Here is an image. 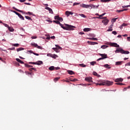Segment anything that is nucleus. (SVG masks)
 <instances>
[{
  "mask_svg": "<svg viewBox=\"0 0 130 130\" xmlns=\"http://www.w3.org/2000/svg\"><path fill=\"white\" fill-rule=\"evenodd\" d=\"M38 66H41V64H43V62L42 61H38L37 62V64Z\"/></svg>",
  "mask_w": 130,
  "mask_h": 130,
  "instance_id": "obj_18",
  "label": "nucleus"
},
{
  "mask_svg": "<svg viewBox=\"0 0 130 130\" xmlns=\"http://www.w3.org/2000/svg\"><path fill=\"white\" fill-rule=\"evenodd\" d=\"M116 20H117V18L112 19V21L114 23L115 22H116Z\"/></svg>",
  "mask_w": 130,
  "mask_h": 130,
  "instance_id": "obj_44",
  "label": "nucleus"
},
{
  "mask_svg": "<svg viewBox=\"0 0 130 130\" xmlns=\"http://www.w3.org/2000/svg\"><path fill=\"white\" fill-rule=\"evenodd\" d=\"M45 9L48 10V11H49V12L50 14H53V11H52V9H51V8H50L49 7H46Z\"/></svg>",
  "mask_w": 130,
  "mask_h": 130,
  "instance_id": "obj_11",
  "label": "nucleus"
},
{
  "mask_svg": "<svg viewBox=\"0 0 130 130\" xmlns=\"http://www.w3.org/2000/svg\"><path fill=\"white\" fill-rule=\"evenodd\" d=\"M31 39H36V38H37V36H32L31 37Z\"/></svg>",
  "mask_w": 130,
  "mask_h": 130,
  "instance_id": "obj_51",
  "label": "nucleus"
},
{
  "mask_svg": "<svg viewBox=\"0 0 130 130\" xmlns=\"http://www.w3.org/2000/svg\"><path fill=\"white\" fill-rule=\"evenodd\" d=\"M105 14H106V13H103L102 14L99 15V17L101 18V17H103V16H104V15H105Z\"/></svg>",
  "mask_w": 130,
  "mask_h": 130,
  "instance_id": "obj_59",
  "label": "nucleus"
},
{
  "mask_svg": "<svg viewBox=\"0 0 130 130\" xmlns=\"http://www.w3.org/2000/svg\"><path fill=\"white\" fill-rule=\"evenodd\" d=\"M53 50H54L56 52H58V49L57 48H52Z\"/></svg>",
  "mask_w": 130,
  "mask_h": 130,
  "instance_id": "obj_35",
  "label": "nucleus"
},
{
  "mask_svg": "<svg viewBox=\"0 0 130 130\" xmlns=\"http://www.w3.org/2000/svg\"><path fill=\"white\" fill-rule=\"evenodd\" d=\"M116 12L117 13H121V12H123V10H117Z\"/></svg>",
  "mask_w": 130,
  "mask_h": 130,
  "instance_id": "obj_57",
  "label": "nucleus"
},
{
  "mask_svg": "<svg viewBox=\"0 0 130 130\" xmlns=\"http://www.w3.org/2000/svg\"><path fill=\"white\" fill-rule=\"evenodd\" d=\"M8 30H9V31H10V32H14L15 29H14L13 27L9 26V27H8Z\"/></svg>",
  "mask_w": 130,
  "mask_h": 130,
  "instance_id": "obj_20",
  "label": "nucleus"
},
{
  "mask_svg": "<svg viewBox=\"0 0 130 130\" xmlns=\"http://www.w3.org/2000/svg\"><path fill=\"white\" fill-rule=\"evenodd\" d=\"M13 13H15V14H16V15H17V16H19L20 15V13H18V12H16V11H13Z\"/></svg>",
  "mask_w": 130,
  "mask_h": 130,
  "instance_id": "obj_48",
  "label": "nucleus"
},
{
  "mask_svg": "<svg viewBox=\"0 0 130 130\" xmlns=\"http://www.w3.org/2000/svg\"><path fill=\"white\" fill-rule=\"evenodd\" d=\"M59 19V16L57 15L54 16V20H58Z\"/></svg>",
  "mask_w": 130,
  "mask_h": 130,
  "instance_id": "obj_33",
  "label": "nucleus"
},
{
  "mask_svg": "<svg viewBox=\"0 0 130 130\" xmlns=\"http://www.w3.org/2000/svg\"><path fill=\"white\" fill-rule=\"evenodd\" d=\"M47 56H50V57H52L53 58H55V56H56V55H52L51 53L47 54Z\"/></svg>",
  "mask_w": 130,
  "mask_h": 130,
  "instance_id": "obj_15",
  "label": "nucleus"
},
{
  "mask_svg": "<svg viewBox=\"0 0 130 130\" xmlns=\"http://www.w3.org/2000/svg\"><path fill=\"white\" fill-rule=\"evenodd\" d=\"M107 47H108V46L104 45L101 47V48H102V49H106V48H107Z\"/></svg>",
  "mask_w": 130,
  "mask_h": 130,
  "instance_id": "obj_21",
  "label": "nucleus"
},
{
  "mask_svg": "<svg viewBox=\"0 0 130 130\" xmlns=\"http://www.w3.org/2000/svg\"><path fill=\"white\" fill-rule=\"evenodd\" d=\"M102 3H107L108 2H110V0H101Z\"/></svg>",
  "mask_w": 130,
  "mask_h": 130,
  "instance_id": "obj_40",
  "label": "nucleus"
},
{
  "mask_svg": "<svg viewBox=\"0 0 130 130\" xmlns=\"http://www.w3.org/2000/svg\"><path fill=\"white\" fill-rule=\"evenodd\" d=\"M104 68H108V69H111V67H109V65L108 64H106L104 65Z\"/></svg>",
  "mask_w": 130,
  "mask_h": 130,
  "instance_id": "obj_30",
  "label": "nucleus"
},
{
  "mask_svg": "<svg viewBox=\"0 0 130 130\" xmlns=\"http://www.w3.org/2000/svg\"><path fill=\"white\" fill-rule=\"evenodd\" d=\"M125 67H128V66H130V62H129L126 63V64H125Z\"/></svg>",
  "mask_w": 130,
  "mask_h": 130,
  "instance_id": "obj_58",
  "label": "nucleus"
},
{
  "mask_svg": "<svg viewBox=\"0 0 130 130\" xmlns=\"http://www.w3.org/2000/svg\"><path fill=\"white\" fill-rule=\"evenodd\" d=\"M102 23H104V25L106 26V25L108 24V23H109V20L106 19L103 20H102Z\"/></svg>",
  "mask_w": 130,
  "mask_h": 130,
  "instance_id": "obj_5",
  "label": "nucleus"
},
{
  "mask_svg": "<svg viewBox=\"0 0 130 130\" xmlns=\"http://www.w3.org/2000/svg\"><path fill=\"white\" fill-rule=\"evenodd\" d=\"M13 45V46H15V47H18V46H19V44H14Z\"/></svg>",
  "mask_w": 130,
  "mask_h": 130,
  "instance_id": "obj_46",
  "label": "nucleus"
},
{
  "mask_svg": "<svg viewBox=\"0 0 130 130\" xmlns=\"http://www.w3.org/2000/svg\"><path fill=\"white\" fill-rule=\"evenodd\" d=\"M85 81L86 82H89V83H92L93 81H92V78L91 77H86L85 78Z\"/></svg>",
  "mask_w": 130,
  "mask_h": 130,
  "instance_id": "obj_7",
  "label": "nucleus"
},
{
  "mask_svg": "<svg viewBox=\"0 0 130 130\" xmlns=\"http://www.w3.org/2000/svg\"><path fill=\"white\" fill-rule=\"evenodd\" d=\"M49 71H53L54 70V66H51L49 68Z\"/></svg>",
  "mask_w": 130,
  "mask_h": 130,
  "instance_id": "obj_29",
  "label": "nucleus"
},
{
  "mask_svg": "<svg viewBox=\"0 0 130 130\" xmlns=\"http://www.w3.org/2000/svg\"><path fill=\"white\" fill-rule=\"evenodd\" d=\"M113 82L109 81H107L100 83H95V85L96 86H98V85H99V86H111V85H113Z\"/></svg>",
  "mask_w": 130,
  "mask_h": 130,
  "instance_id": "obj_2",
  "label": "nucleus"
},
{
  "mask_svg": "<svg viewBox=\"0 0 130 130\" xmlns=\"http://www.w3.org/2000/svg\"><path fill=\"white\" fill-rule=\"evenodd\" d=\"M25 73L26 75H32V73H30L28 71H25Z\"/></svg>",
  "mask_w": 130,
  "mask_h": 130,
  "instance_id": "obj_47",
  "label": "nucleus"
},
{
  "mask_svg": "<svg viewBox=\"0 0 130 130\" xmlns=\"http://www.w3.org/2000/svg\"><path fill=\"white\" fill-rule=\"evenodd\" d=\"M95 63H96V62H95V61L90 62V64L91 66H94Z\"/></svg>",
  "mask_w": 130,
  "mask_h": 130,
  "instance_id": "obj_42",
  "label": "nucleus"
},
{
  "mask_svg": "<svg viewBox=\"0 0 130 130\" xmlns=\"http://www.w3.org/2000/svg\"><path fill=\"white\" fill-rule=\"evenodd\" d=\"M126 89H130V85L128 86L127 87H125L123 89V91H125V90H126Z\"/></svg>",
  "mask_w": 130,
  "mask_h": 130,
  "instance_id": "obj_56",
  "label": "nucleus"
},
{
  "mask_svg": "<svg viewBox=\"0 0 130 130\" xmlns=\"http://www.w3.org/2000/svg\"><path fill=\"white\" fill-rule=\"evenodd\" d=\"M107 45H110V46H112L113 47H119V45L117 44L116 43H106Z\"/></svg>",
  "mask_w": 130,
  "mask_h": 130,
  "instance_id": "obj_4",
  "label": "nucleus"
},
{
  "mask_svg": "<svg viewBox=\"0 0 130 130\" xmlns=\"http://www.w3.org/2000/svg\"><path fill=\"white\" fill-rule=\"evenodd\" d=\"M25 18H26L27 20H31L32 21V19L31 18V17L28 16H25Z\"/></svg>",
  "mask_w": 130,
  "mask_h": 130,
  "instance_id": "obj_36",
  "label": "nucleus"
},
{
  "mask_svg": "<svg viewBox=\"0 0 130 130\" xmlns=\"http://www.w3.org/2000/svg\"><path fill=\"white\" fill-rule=\"evenodd\" d=\"M30 45H31L32 46H34V47H36V48H37V46H38V45L35 43H31L30 44Z\"/></svg>",
  "mask_w": 130,
  "mask_h": 130,
  "instance_id": "obj_19",
  "label": "nucleus"
},
{
  "mask_svg": "<svg viewBox=\"0 0 130 130\" xmlns=\"http://www.w3.org/2000/svg\"><path fill=\"white\" fill-rule=\"evenodd\" d=\"M79 34H80V35H83L85 34V33H84V32H79Z\"/></svg>",
  "mask_w": 130,
  "mask_h": 130,
  "instance_id": "obj_64",
  "label": "nucleus"
},
{
  "mask_svg": "<svg viewBox=\"0 0 130 130\" xmlns=\"http://www.w3.org/2000/svg\"><path fill=\"white\" fill-rule=\"evenodd\" d=\"M123 81V79L121 78H117L115 79V82L118 83V82H122Z\"/></svg>",
  "mask_w": 130,
  "mask_h": 130,
  "instance_id": "obj_12",
  "label": "nucleus"
},
{
  "mask_svg": "<svg viewBox=\"0 0 130 130\" xmlns=\"http://www.w3.org/2000/svg\"><path fill=\"white\" fill-rule=\"evenodd\" d=\"M80 7H81V8H85V9H88V8H89V5L82 4H80Z\"/></svg>",
  "mask_w": 130,
  "mask_h": 130,
  "instance_id": "obj_9",
  "label": "nucleus"
},
{
  "mask_svg": "<svg viewBox=\"0 0 130 130\" xmlns=\"http://www.w3.org/2000/svg\"><path fill=\"white\" fill-rule=\"evenodd\" d=\"M122 26L123 27H125V26H127V24L126 23H123V24H122Z\"/></svg>",
  "mask_w": 130,
  "mask_h": 130,
  "instance_id": "obj_62",
  "label": "nucleus"
},
{
  "mask_svg": "<svg viewBox=\"0 0 130 130\" xmlns=\"http://www.w3.org/2000/svg\"><path fill=\"white\" fill-rule=\"evenodd\" d=\"M92 75H93V76H96L97 77H100V75L95 72H93Z\"/></svg>",
  "mask_w": 130,
  "mask_h": 130,
  "instance_id": "obj_23",
  "label": "nucleus"
},
{
  "mask_svg": "<svg viewBox=\"0 0 130 130\" xmlns=\"http://www.w3.org/2000/svg\"><path fill=\"white\" fill-rule=\"evenodd\" d=\"M91 30L92 29L90 28H84L83 31L84 32H89V31H91Z\"/></svg>",
  "mask_w": 130,
  "mask_h": 130,
  "instance_id": "obj_16",
  "label": "nucleus"
},
{
  "mask_svg": "<svg viewBox=\"0 0 130 130\" xmlns=\"http://www.w3.org/2000/svg\"><path fill=\"white\" fill-rule=\"evenodd\" d=\"M8 50H15V47L9 48Z\"/></svg>",
  "mask_w": 130,
  "mask_h": 130,
  "instance_id": "obj_63",
  "label": "nucleus"
},
{
  "mask_svg": "<svg viewBox=\"0 0 130 130\" xmlns=\"http://www.w3.org/2000/svg\"><path fill=\"white\" fill-rule=\"evenodd\" d=\"M113 28V24H112L109 27V29H112Z\"/></svg>",
  "mask_w": 130,
  "mask_h": 130,
  "instance_id": "obj_53",
  "label": "nucleus"
},
{
  "mask_svg": "<svg viewBox=\"0 0 130 130\" xmlns=\"http://www.w3.org/2000/svg\"><path fill=\"white\" fill-rule=\"evenodd\" d=\"M3 25L5 26V27H7V28H9V25H8L7 24H6V23H3Z\"/></svg>",
  "mask_w": 130,
  "mask_h": 130,
  "instance_id": "obj_55",
  "label": "nucleus"
},
{
  "mask_svg": "<svg viewBox=\"0 0 130 130\" xmlns=\"http://www.w3.org/2000/svg\"><path fill=\"white\" fill-rule=\"evenodd\" d=\"M21 50H24V48H19L17 49V51H21Z\"/></svg>",
  "mask_w": 130,
  "mask_h": 130,
  "instance_id": "obj_34",
  "label": "nucleus"
},
{
  "mask_svg": "<svg viewBox=\"0 0 130 130\" xmlns=\"http://www.w3.org/2000/svg\"><path fill=\"white\" fill-rule=\"evenodd\" d=\"M53 23H55L56 24H57L58 25H59V24H60V22L58 20H53Z\"/></svg>",
  "mask_w": 130,
  "mask_h": 130,
  "instance_id": "obj_26",
  "label": "nucleus"
},
{
  "mask_svg": "<svg viewBox=\"0 0 130 130\" xmlns=\"http://www.w3.org/2000/svg\"><path fill=\"white\" fill-rule=\"evenodd\" d=\"M115 53H121V54H129V51H125L124 50L121 48H117L115 51Z\"/></svg>",
  "mask_w": 130,
  "mask_h": 130,
  "instance_id": "obj_3",
  "label": "nucleus"
},
{
  "mask_svg": "<svg viewBox=\"0 0 130 130\" xmlns=\"http://www.w3.org/2000/svg\"><path fill=\"white\" fill-rule=\"evenodd\" d=\"M92 19H102L103 18H102L101 17H93Z\"/></svg>",
  "mask_w": 130,
  "mask_h": 130,
  "instance_id": "obj_52",
  "label": "nucleus"
},
{
  "mask_svg": "<svg viewBox=\"0 0 130 130\" xmlns=\"http://www.w3.org/2000/svg\"><path fill=\"white\" fill-rule=\"evenodd\" d=\"M13 10H15V11H17V12H19V13H24V11H22V10H20L19 9H17V8H16V7H13Z\"/></svg>",
  "mask_w": 130,
  "mask_h": 130,
  "instance_id": "obj_14",
  "label": "nucleus"
},
{
  "mask_svg": "<svg viewBox=\"0 0 130 130\" xmlns=\"http://www.w3.org/2000/svg\"><path fill=\"white\" fill-rule=\"evenodd\" d=\"M79 15L81 17H82V18H86L87 17V16H86V15H85L83 14H79Z\"/></svg>",
  "mask_w": 130,
  "mask_h": 130,
  "instance_id": "obj_32",
  "label": "nucleus"
},
{
  "mask_svg": "<svg viewBox=\"0 0 130 130\" xmlns=\"http://www.w3.org/2000/svg\"><path fill=\"white\" fill-rule=\"evenodd\" d=\"M79 66L81 68H86V67H87V66L86 64H84V63L79 64Z\"/></svg>",
  "mask_w": 130,
  "mask_h": 130,
  "instance_id": "obj_27",
  "label": "nucleus"
},
{
  "mask_svg": "<svg viewBox=\"0 0 130 130\" xmlns=\"http://www.w3.org/2000/svg\"><path fill=\"white\" fill-rule=\"evenodd\" d=\"M90 40H93V41H95V40H98V39L96 38H88Z\"/></svg>",
  "mask_w": 130,
  "mask_h": 130,
  "instance_id": "obj_25",
  "label": "nucleus"
},
{
  "mask_svg": "<svg viewBox=\"0 0 130 130\" xmlns=\"http://www.w3.org/2000/svg\"><path fill=\"white\" fill-rule=\"evenodd\" d=\"M55 46L57 48H58V49H61V47L60 46H59V45H55Z\"/></svg>",
  "mask_w": 130,
  "mask_h": 130,
  "instance_id": "obj_43",
  "label": "nucleus"
},
{
  "mask_svg": "<svg viewBox=\"0 0 130 130\" xmlns=\"http://www.w3.org/2000/svg\"><path fill=\"white\" fill-rule=\"evenodd\" d=\"M18 17H19V18H20V19H21V20H24V16H22V15L19 14V15H18Z\"/></svg>",
  "mask_w": 130,
  "mask_h": 130,
  "instance_id": "obj_28",
  "label": "nucleus"
},
{
  "mask_svg": "<svg viewBox=\"0 0 130 130\" xmlns=\"http://www.w3.org/2000/svg\"><path fill=\"white\" fill-rule=\"evenodd\" d=\"M78 81V79H74L73 80H71V82H77Z\"/></svg>",
  "mask_w": 130,
  "mask_h": 130,
  "instance_id": "obj_50",
  "label": "nucleus"
},
{
  "mask_svg": "<svg viewBox=\"0 0 130 130\" xmlns=\"http://www.w3.org/2000/svg\"><path fill=\"white\" fill-rule=\"evenodd\" d=\"M112 30H113L112 28H108V29L107 30V31L110 32V31H112Z\"/></svg>",
  "mask_w": 130,
  "mask_h": 130,
  "instance_id": "obj_60",
  "label": "nucleus"
},
{
  "mask_svg": "<svg viewBox=\"0 0 130 130\" xmlns=\"http://www.w3.org/2000/svg\"><path fill=\"white\" fill-rule=\"evenodd\" d=\"M65 14L66 15H67V17H69V16H70V15H73V14H74V13L71 11H67L66 12Z\"/></svg>",
  "mask_w": 130,
  "mask_h": 130,
  "instance_id": "obj_13",
  "label": "nucleus"
},
{
  "mask_svg": "<svg viewBox=\"0 0 130 130\" xmlns=\"http://www.w3.org/2000/svg\"><path fill=\"white\" fill-rule=\"evenodd\" d=\"M129 7H130V5L123 6H122V8L124 9V8H128Z\"/></svg>",
  "mask_w": 130,
  "mask_h": 130,
  "instance_id": "obj_54",
  "label": "nucleus"
},
{
  "mask_svg": "<svg viewBox=\"0 0 130 130\" xmlns=\"http://www.w3.org/2000/svg\"><path fill=\"white\" fill-rule=\"evenodd\" d=\"M116 64L117 66H120L121 64V61H117L116 62Z\"/></svg>",
  "mask_w": 130,
  "mask_h": 130,
  "instance_id": "obj_37",
  "label": "nucleus"
},
{
  "mask_svg": "<svg viewBox=\"0 0 130 130\" xmlns=\"http://www.w3.org/2000/svg\"><path fill=\"white\" fill-rule=\"evenodd\" d=\"M29 71H36V68H31L29 69Z\"/></svg>",
  "mask_w": 130,
  "mask_h": 130,
  "instance_id": "obj_38",
  "label": "nucleus"
},
{
  "mask_svg": "<svg viewBox=\"0 0 130 130\" xmlns=\"http://www.w3.org/2000/svg\"><path fill=\"white\" fill-rule=\"evenodd\" d=\"M68 74H69V75H74V74H75V73H74L73 71H71V70H68Z\"/></svg>",
  "mask_w": 130,
  "mask_h": 130,
  "instance_id": "obj_22",
  "label": "nucleus"
},
{
  "mask_svg": "<svg viewBox=\"0 0 130 130\" xmlns=\"http://www.w3.org/2000/svg\"><path fill=\"white\" fill-rule=\"evenodd\" d=\"M58 21H60V22H62V21H63V19L61 17H59V19H58Z\"/></svg>",
  "mask_w": 130,
  "mask_h": 130,
  "instance_id": "obj_41",
  "label": "nucleus"
},
{
  "mask_svg": "<svg viewBox=\"0 0 130 130\" xmlns=\"http://www.w3.org/2000/svg\"><path fill=\"white\" fill-rule=\"evenodd\" d=\"M99 7V5L96 6L92 4L88 5V8H90V9H95V8H96V9H98Z\"/></svg>",
  "mask_w": 130,
  "mask_h": 130,
  "instance_id": "obj_6",
  "label": "nucleus"
},
{
  "mask_svg": "<svg viewBox=\"0 0 130 130\" xmlns=\"http://www.w3.org/2000/svg\"><path fill=\"white\" fill-rule=\"evenodd\" d=\"M37 48H38V49H43V48L42 47L38 46L37 47Z\"/></svg>",
  "mask_w": 130,
  "mask_h": 130,
  "instance_id": "obj_45",
  "label": "nucleus"
},
{
  "mask_svg": "<svg viewBox=\"0 0 130 130\" xmlns=\"http://www.w3.org/2000/svg\"><path fill=\"white\" fill-rule=\"evenodd\" d=\"M80 5V3H74L73 5V7H75V6H78Z\"/></svg>",
  "mask_w": 130,
  "mask_h": 130,
  "instance_id": "obj_39",
  "label": "nucleus"
},
{
  "mask_svg": "<svg viewBox=\"0 0 130 130\" xmlns=\"http://www.w3.org/2000/svg\"><path fill=\"white\" fill-rule=\"evenodd\" d=\"M59 25L60 26V27L62 28V29H63V30H67L69 31L71 30H74V28H76V26H73V25H69L67 24H65V26H66V27L63 26V24L60 23Z\"/></svg>",
  "mask_w": 130,
  "mask_h": 130,
  "instance_id": "obj_1",
  "label": "nucleus"
},
{
  "mask_svg": "<svg viewBox=\"0 0 130 130\" xmlns=\"http://www.w3.org/2000/svg\"><path fill=\"white\" fill-rule=\"evenodd\" d=\"M24 66L26 67V68H32V67H33L32 66H30V65H29L27 63H25L24 64Z\"/></svg>",
  "mask_w": 130,
  "mask_h": 130,
  "instance_id": "obj_24",
  "label": "nucleus"
},
{
  "mask_svg": "<svg viewBox=\"0 0 130 130\" xmlns=\"http://www.w3.org/2000/svg\"><path fill=\"white\" fill-rule=\"evenodd\" d=\"M16 60L18 61V62H19L20 63H21L22 64H24V62L22 61L21 59L19 58H16Z\"/></svg>",
  "mask_w": 130,
  "mask_h": 130,
  "instance_id": "obj_17",
  "label": "nucleus"
},
{
  "mask_svg": "<svg viewBox=\"0 0 130 130\" xmlns=\"http://www.w3.org/2000/svg\"><path fill=\"white\" fill-rule=\"evenodd\" d=\"M116 85H119L120 86H121V85H123L122 83H116Z\"/></svg>",
  "mask_w": 130,
  "mask_h": 130,
  "instance_id": "obj_61",
  "label": "nucleus"
},
{
  "mask_svg": "<svg viewBox=\"0 0 130 130\" xmlns=\"http://www.w3.org/2000/svg\"><path fill=\"white\" fill-rule=\"evenodd\" d=\"M87 43H88L89 45H95V44H98V43L97 42L90 41H87Z\"/></svg>",
  "mask_w": 130,
  "mask_h": 130,
  "instance_id": "obj_10",
  "label": "nucleus"
},
{
  "mask_svg": "<svg viewBox=\"0 0 130 130\" xmlns=\"http://www.w3.org/2000/svg\"><path fill=\"white\" fill-rule=\"evenodd\" d=\"M99 55L102 56V58H103V59H104L105 58H107V54H101V53H99Z\"/></svg>",
  "mask_w": 130,
  "mask_h": 130,
  "instance_id": "obj_8",
  "label": "nucleus"
},
{
  "mask_svg": "<svg viewBox=\"0 0 130 130\" xmlns=\"http://www.w3.org/2000/svg\"><path fill=\"white\" fill-rule=\"evenodd\" d=\"M59 79H60V77H56L54 79V82H57V81H58Z\"/></svg>",
  "mask_w": 130,
  "mask_h": 130,
  "instance_id": "obj_31",
  "label": "nucleus"
},
{
  "mask_svg": "<svg viewBox=\"0 0 130 130\" xmlns=\"http://www.w3.org/2000/svg\"><path fill=\"white\" fill-rule=\"evenodd\" d=\"M112 33V34H114V35H116V34H117V32H116V31H113Z\"/></svg>",
  "mask_w": 130,
  "mask_h": 130,
  "instance_id": "obj_49",
  "label": "nucleus"
}]
</instances>
